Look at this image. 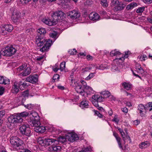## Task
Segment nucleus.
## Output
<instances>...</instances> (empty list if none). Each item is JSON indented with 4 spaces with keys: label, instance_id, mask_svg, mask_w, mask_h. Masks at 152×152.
I'll return each mask as SVG.
<instances>
[{
    "label": "nucleus",
    "instance_id": "nucleus-1",
    "mask_svg": "<svg viewBox=\"0 0 152 152\" xmlns=\"http://www.w3.org/2000/svg\"><path fill=\"white\" fill-rule=\"evenodd\" d=\"M65 14L61 10H57L53 12L51 14L52 20L46 18H43L42 22L49 26L56 24L58 21L62 20L65 17Z\"/></svg>",
    "mask_w": 152,
    "mask_h": 152
},
{
    "label": "nucleus",
    "instance_id": "nucleus-2",
    "mask_svg": "<svg viewBox=\"0 0 152 152\" xmlns=\"http://www.w3.org/2000/svg\"><path fill=\"white\" fill-rule=\"evenodd\" d=\"M36 43L37 46L41 47L43 46L42 48L40 49V51L42 52L47 51L49 49L52 44V41L50 39L47 40L44 38V37L37 36L36 37Z\"/></svg>",
    "mask_w": 152,
    "mask_h": 152
},
{
    "label": "nucleus",
    "instance_id": "nucleus-3",
    "mask_svg": "<svg viewBox=\"0 0 152 152\" xmlns=\"http://www.w3.org/2000/svg\"><path fill=\"white\" fill-rule=\"evenodd\" d=\"M11 147L13 150L18 151L22 149L23 147L22 145L23 144V141L18 137L16 136H12L11 137L10 140Z\"/></svg>",
    "mask_w": 152,
    "mask_h": 152
},
{
    "label": "nucleus",
    "instance_id": "nucleus-4",
    "mask_svg": "<svg viewBox=\"0 0 152 152\" xmlns=\"http://www.w3.org/2000/svg\"><path fill=\"white\" fill-rule=\"evenodd\" d=\"M28 123L32 126L37 127L40 125L39 117L36 112L31 113L29 116Z\"/></svg>",
    "mask_w": 152,
    "mask_h": 152
},
{
    "label": "nucleus",
    "instance_id": "nucleus-5",
    "mask_svg": "<svg viewBox=\"0 0 152 152\" xmlns=\"http://www.w3.org/2000/svg\"><path fill=\"white\" fill-rule=\"evenodd\" d=\"M128 52H125V54L124 56L119 58H116L113 61L114 64H113L112 68L115 71L119 70L123 67V63L125 58L128 57Z\"/></svg>",
    "mask_w": 152,
    "mask_h": 152
},
{
    "label": "nucleus",
    "instance_id": "nucleus-6",
    "mask_svg": "<svg viewBox=\"0 0 152 152\" xmlns=\"http://www.w3.org/2000/svg\"><path fill=\"white\" fill-rule=\"evenodd\" d=\"M19 130L23 135L29 137L31 135V131L29 126L27 124L23 123L20 125Z\"/></svg>",
    "mask_w": 152,
    "mask_h": 152
},
{
    "label": "nucleus",
    "instance_id": "nucleus-7",
    "mask_svg": "<svg viewBox=\"0 0 152 152\" xmlns=\"http://www.w3.org/2000/svg\"><path fill=\"white\" fill-rule=\"evenodd\" d=\"M16 50L12 47H7L4 51L2 50L3 55L5 56H11L14 54Z\"/></svg>",
    "mask_w": 152,
    "mask_h": 152
},
{
    "label": "nucleus",
    "instance_id": "nucleus-8",
    "mask_svg": "<svg viewBox=\"0 0 152 152\" xmlns=\"http://www.w3.org/2000/svg\"><path fill=\"white\" fill-rule=\"evenodd\" d=\"M22 118L18 117V116H10L8 118L9 123L11 124H15L18 123H21L23 121Z\"/></svg>",
    "mask_w": 152,
    "mask_h": 152
},
{
    "label": "nucleus",
    "instance_id": "nucleus-9",
    "mask_svg": "<svg viewBox=\"0 0 152 152\" xmlns=\"http://www.w3.org/2000/svg\"><path fill=\"white\" fill-rule=\"evenodd\" d=\"M45 146L49 145H54L55 144H57V141L55 138H53L50 137L45 138Z\"/></svg>",
    "mask_w": 152,
    "mask_h": 152
},
{
    "label": "nucleus",
    "instance_id": "nucleus-10",
    "mask_svg": "<svg viewBox=\"0 0 152 152\" xmlns=\"http://www.w3.org/2000/svg\"><path fill=\"white\" fill-rule=\"evenodd\" d=\"M38 76L37 74H35L33 75H30L27 77L26 80L32 84H35L38 81Z\"/></svg>",
    "mask_w": 152,
    "mask_h": 152
},
{
    "label": "nucleus",
    "instance_id": "nucleus-11",
    "mask_svg": "<svg viewBox=\"0 0 152 152\" xmlns=\"http://www.w3.org/2000/svg\"><path fill=\"white\" fill-rule=\"evenodd\" d=\"M66 137L69 141L73 142L78 140V137L77 135L73 133H68L66 134Z\"/></svg>",
    "mask_w": 152,
    "mask_h": 152
},
{
    "label": "nucleus",
    "instance_id": "nucleus-12",
    "mask_svg": "<svg viewBox=\"0 0 152 152\" xmlns=\"http://www.w3.org/2000/svg\"><path fill=\"white\" fill-rule=\"evenodd\" d=\"M20 13L18 11H14L12 13L11 18L13 22H16L20 18Z\"/></svg>",
    "mask_w": 152,
    "mask_h": 152
},
{
    "label": "nucleus",
    "instance_id": "nucleus-13",
    "mask_svg": "<svg viewBox=\"0 0 152 152\" xmlns=\"http://www.w3.org/2000/svg\"><path fill=\"white\" fill-rule=\"evenodd\" d=\"M68 16L73 19H76L80 16V14L78 11L73 10L69 12Z\"/></svg>",
    "mask_w": 152,
    "mask_h": 152
},
{
    "label": "nucleus",
    "instance_id": "nucleus-14",
    "mask_svg": "<svg viewBox=\"0 0 152 152\" xmlns=\"http://www.w3.org/2000/svg\"><path fill=\"white\" fill-rule=\"evenodd\" d=\"M55 144L54 145L50 146L48 148V151L50 152H56L60 151L61 148V146L57 145Z\"/></svg>",
    "mask_w": 152,
    "mask_h": 152
},
{
    "label": "nucleus",
    "instance_id": "nucleus-15",
    "mask_svg": "<svg viewBox=\"0 0 152 152\" xmlns=\"http://www.w3.org/2000/svg\"><path fill=\"white\" fill-rule=\"evenodd\" d=\"M100 16L98 13L94 12L90 13L89 15V19L94 21L98 20Z\"/></svg>",
    "mask_w": 152,
    "mask_h": 152
},
{
    "label": "nucleus",
    "instance_id": "nucleus-16",
    "mask_svg": "<svg viewBox=\"0 0 152 152\" xmlns=\"http://www.w3.org/2000/svg\"><path fill=\"white\" fill-rule=\"evenodd\" d=\"M75 89L78 93H80L82 96H84L85 93V91L83 89V87L81 85H77L75 87Z\"/></svg>",
    "mask_w": 152,
    "mask_h": 152
},
{
    "label": "nucleus",
    "instance_id": "nucleus-17",
    "mask_svg": "<svg viewBox=\"0 0 152 152\" xmlns=\"http://www.w3.org/2000/svg\"><path fill=\"white\" fill-rule=\"evenodd\" d=\"M10 80L6 77L0 76V84L3 85L9 84H10Z\"/></svg>",
    "mask_w": 152,
    "mask_h": 152
},
{
    "label": "nucleus",
    "instance_id": "nucleus-18",
    "mask_svg": "<svg viewBox=\"0 0 152 152\" xmlns=\"http://www.w3.org/2000/svg\"><path fill=\"white\" fill-rule=\"evenodd\" d=\"M37 36L39 37H44L45 34L46 33V31L45 28H39L37 30Z\"/></svg>",
    "mask_w": 152,
    "mask_h": 152
},
{
    "label": "nucleus",
    "instance_id": "nucleus-19",
    "mask_svg": "<svg viewBox=\"0 0 152 152\" xmlns=\"http://www.w3.org/2000/svg\"><path fill=\"white\" fill-rule=\"evenodd\" d=\"M31 73V68L29 67H27L20 73V75H21L23 77H25L29 75Z\"/></svg>",
    "mask_w": 152,
    "mask_h": 152
},
{
    "label": "nucleus",
    "instance_id": "nucleus-20",
    "mask_svg": "<svg viewBox=\"0 0 152 152\" xmlns=\"http://www.w3.org/2000/svg\"><path fill=\"white\" fill-rule=\"evenodd\" d=\"M92 98L98 102H103L104 100V97H103L102 96L98 95H93L92 97Z\"/></svg>",
    "mask_w": 152,
    "mask_h": 152
},
{
    "label": "nucleus",
    "instance_id": "nucleus-21",
    "mask_svg": "<svg viewBox=\"0 0 152 152\" xmlns=\"http://www.w3.org/2000/svg\"><path fill=\"white\" fill-rule=\"evenodd\" d=\"M137 108L138 110L139 111L140 116L142 117L143 116V114L142 112H144V110H147V107H145L143 104H140L138 106Z\"/></svg>",
    "mask_w": 152,
    "mask_h": 152
},
{
    "label": "nucleus",
    "instance_id": "nucleus-22",
    "mask_svg": "<svg viewBox=\"0 0 152 152\" xmlns=\"http://www.w3.org/2000/svg\"><path fill=\"white\" fill-rule=\"evenodd\" d=\"M46 129L44 126H39L34 127V130L37 132L42 133L45 131Z\"/></svg>",
    "mask_w": 152,
    "mask_h": 152
},
{
    "label": "nucleus",
    "instance_id": "nucleus-23",
    "mask_svg": "<svg viewBox=\"0 0 152 152\" xmlns=\"http://www.w3.org/2000/svg\"><path fill=\"white\" fill-rule=\"evenodd\" d=\"M18 87L21 90H23L25 89V88L27 87L28 85L26 83V82H23L22 81H20L18 83Z\"/></svg>",
    "mask_w": 152,
    "mask_h": 152
},
{
    "label": "nucleus",
    "instance_id": "nucleus-24",
    "mask_svg": "<svg viewBox=\"0 0 152 152\" xmlns=\"http://www.w3.org/2000/svg\"><path fill=\"white\" fill-rule=\"evenodd\" d=\"M53 137L55 138L56 140L57 141V144L59 142L63 143L66 141V140H67L66 137V135H65V137L63 136H60L58 138H56L54 136H53Z\"/></svg>",
    "mask_w": 152,
    "mask_h": 152
},
{
    "label": "nucleus",
    "instance_id": "nucleus-25",
    "mask_svg": "<svg viewBox=\"0 0 152 152\" xmlns=\"http://www.w3.org/2000/svg\"><path fill=\"white\" fill-rule=\"evenodd\" d=\"M44 61V56H41L37 57L35 59V61L40 65H42Z\"/></svg>",
    "mask_w": 152,
    "mask_h": 152
},
{
    "label": "nucleus",
    "instance_id": "nucleus-26",
    "mask_svg": "<svg viewBox=\"0 0 152 152\" xmlns=\"http://www.w3.org/2000/svg\"><path fill=\"white\" fill-rule=\"evenodd\" d=\"M125 7L124 5H123L122 4H121L119 3L117 5L115 6L114 8V10L118 11L119 10H123Z\"/></svg>",
    "mask_w": 152,
    "mask_h": 152
},
{
    "label": "nucleus",
    "instance_id": "nucleus-27",
    "mask_svg": "<svg viewBox=\"0 0 152 152\" xmlns=\"http://www.w3.org/2000/svg\"><path fill=\"white\" fill-rule=\"evenodd\" d=\"M122 86L124 88L127 90H129L131 88L132 85L129 83H127L126 82H124L122 84Z\"/></svg>",
    "mask_w": 152,
    "mask_h": 152
},
{
    "label": "nucleus",
    "instance_id": "nucleus-28",
    "mask_svg": "<svg viewBox=\"0 0 152 152\" xmlns=\"http://www.w3.org/2000/svg\"><path fill=\"white\" fill-rule=\"evenodd\" d=\"M4 28L5 29V31L9 32H10L12 30L13 27L11 25L7 24L4 25Z\"/></svg>",
    "mask_w": 152,
    "mask_h": 152
},
{
    "label": "nucleus",
    "instance_id": "nucleus-29",
    "mask_svg": "<svg viewBox=\"0 0 152 152\" xmlns=\"http://www.w3.org/2000/svg\"><path fill=\"white\" fill-rule=\"evenodd\" d=\"M17 115L18 117H20V118L26 117L29 116V113L26 111L20 113H17Z\"/></svg>",
    "mask_w": 152,
    "mask_h": 152
},
{
    "label": "nucleus",
    "instance_id": "nucleus-30",
    "mask_svg": "<svg viewBox=\"0 0 152 152\" xmlns=\"http://www.w3.org/2000/svg\"><path fill=\"white\" fill-rule=\"evenodd\" d=\"M45 138L43 139L41 137H39L38 140V143L42 146H45Z\"/></svg>",
    "mask_w": 152,
    "mask_h": 152
},
{
    "label": "nucleus",
    "instance_id": "nucleus-31",
    "mask_svg": "<svg viewBox=\"0 0 152 152\" xmlns=\"http://www.w3.org/2000/svg\"><path fill=\"white\" fill-rule=\"evenodd\" d=\"M88 101L83 100L80 103V107L82 108L83 107H87V106L88 105Z\"/></svg>",
    "mask_w": 152,
    "mask_h": 152
},
{
    "label": "nucleus",
    "instance_id": "nucleus-32",
    "mask_svg": "<svg viewBox=\"0 0 152 152\" xmlns=\"http://www.w3.org/2000/svg\"><path fill=\"white\" fill-rule=\"evenodd\" d=\"M137 6V3L135 2H132L128 5L126 7V8L127 10H130L132 9L135 7Z\"/></svg>",
    "mask_w": 152,
    "mask_h": 152
},
{
    "label": "nucleus",
    "instance_id": "nucleus-33",
    "mask_svg": "<svg viewBox=\"0 0 152 152\" xmlns=\"http://www.w3.org/2000/svg\"><path fill=\"white\" fill-rule=\"evenodd\" d=\"M100 4L104 8H106L108 6V4L107 0H101Z\"/></svg>",
    "mask_w": 152,
    "mask_h": 152
},
{
    "label": "nucleus",
    "instance_id": "nucleus-34",
    "mask_svg": "<svg viewBox=\"0 0 152 152\" xmlns=\"http://www.w3.org/2000/svg\"><path fill=\"white\" fill-rule=\"evenodd\" d=\"M12 91L13 93H17L19 91L18 87V86L17 84L15 83H14V85L12 87Z\"/></svg>",
    "mask_w": 152,
    "mask_h": 152
},
{
    "label": "nucleus",
    "instance_id": "nucleus-35",
    "mask_svg": "<svg viewBox=\"0 0 152 152\" xmlns=\"http://www.w3.org/2000/svg\"><path fill=\"white\" fill-rule=\"evenodd\" d=\"M110 55L112 56H115L120 55L121 54V53L119 52L116 51L115 49L114 50H112L110 53Z\"/></svg>",
    "mask_w": 152,
    "mask_h": 152
},
{
    "label": "nucleus",
    "instance_id": "nucleus-36",
    "mask_svg": "<svg viewBox=\"0 0 152 152\" xmlns=\"http://www.w3.org/2000/svg\"><path fill=\"white\" fill-rule=\"evenodd\" d=\"M92 151V148L91 147L89 146L84 148V149L79 152H91Z\"/></svg>",
    "mask_w": 152,
    "mask_h": 152
},
{
    "label": "nucleus",
    "instance_id": "nucleus-37",
    "mask_svg": "<svg viewBox=\"0 0 152 152\" xmlns=\"http://www.w3.org/2000/svg\"><path fill=\"white\" fill-rule=\"evenodd\" d=\"M58 34L57 33L56 31H53L49 34V36L50 37L56 39Z\"/></svg>",
    "mask_w": 152,
    "mask_h": 152
},
{
    "label": "nucleus",
    "instance_id": "nucleus-38",
    "mask_svg": "<svg viewBox=\"0 0 152 152\" xmlns=\"http://www.w3.org/2000/svg\"><path fill=\"white\" fill-rule=\"evenodd\" d=\"M75 71V69H73L71 72V74L70 76V77L71 78V81L72 83V84L73 83V81H74V83H75V80H74L72 79L73 78V75L74 72Z\"/></svg>",
    "mask_w": 152,
    "mask_h": 152
},
{
    "label": "nucleus",
    "instance_id": "nucleus-39",
    "mask_svg": "<svg viewBox=\"0 0 152 152\" xmlns=\"http://www.w3.org/2000/svg\"><path fill=\"white\" fill-rule=\"evenodd\" d=\"M119 3L118 0H113L111 1L110 4L112 7L115 6L117 5Z\"/></svg>",
    "mask_w": 152,
    "mask_h": 152
},
{
    "label": "nucleus",
    "instance_id": "nucleus-40",
    "mask_svg": "<svg viewBox=\"0 0 152 152\" xmlns=\"http://www.w3.org/2000/svg\"><path fill=\"white\" fill-rule=\"evenodd\" d=\"M91 69L92 67L91 66L86 67L85 68H82V72L85 73L86 72L89 71V70Z\"/></svg>",
    "mask_w": 152,
    "mask_h": 152
},
{
    "label": "nucleus",
    "instance_id": "nucleus-41",
    "mask_svg": "<svg viewBox=\"0 0 152 152\" xmlns=\"http://www.w3.org/2000/svg\"><path fill=\"white\" fill-rule=\"evenodd\" d=\"M66 63L65 62H61L60 65V69L61 71H62L65 68Z\"/></svg>",
    "mask_w": 152,
    "mask_h": 152
},
{
    "label": "nucleus",
    "instance_id": "nucleus-42",
    "mask_svg": "<svg viewBox=\"0 0 152 152\" xmlns=\"http://www.w3.org/2000/svg\"><path fill=\"white\" fill-rule=\"evenodd\" d=\"M26 64H23L22 65L20 66L18 68V70L19 72H20L23 70L26 67Z\"/></svg>",
    "mask_w": 152,
    "mask_h": 152
},
{
    "label": "nucleus",
    "instance_id": "nucleus-43",
    "mask_svg": "<svg viewBox=\"0 0 152 152\" xmlns=\"http://www.w3.org/2000/svg\"><path fill=\"white\" fill-rule=\"evenodd\" d=\"M145 9V7H139L136 10V12L137 13H142L144 11Z\"/></svg>",
    "mask_w": 152,
    "mask_h": 152
},
{
    "label": "nucleus",
    "instance_id": "nucleus-44",
    "mask_svg": "<svg viewBox=\"0 0 152 152\" xmlns=\"http://www.w3.org/2000/svg\"><path fill=\"white\" fill-rule=\"evenodd\" d=\"M93 111L94 112V114L96 115H97L98 117L100 118H102L103 117V115L101 114L97 110H94Z\"/></svg>",
    "mask_w": 152,
    "mask_h": 152
},
{
    "label": "nucleus",
    "instance_id": "nucleus-45",
    "mask_svg": "<svg viewBox=\"0 0 152 152\" xmlns=\"http://www.w3.org/2000/svg\"><path fill=\"white\" fill-rule=\"evenodd\" d=\"M147 145V142H142L139 145L140 148L142 149L145 148L146 147V146Z\"/></svg>",
    "mask_w": 152,
    "mask_h": 152
},
{
    "label": "nucleus",
    "instance_id": "nucleus-46",
    "mask_svg": "<svg viewBox=\"0 0 152 152\" xmlns=\"http://www.w3.org/2000/svg\"><path fill=\"white\" fill-rule=\"evenodd\" d=\"M95 73H91L89 74L88 76L86 78V80H88L91 78L93 77L94 76Z\"/></svg>",
    "mask_w": 152,
    "mask_h": 152
},
{
    "label": "nucleus",
    "instance_id": "nucleus-47",
    "mask_svg": "<svg viewBox=\"0 0 152 152\" xmlns=\"http://www.w3.org/2000/svg\"><path fill=\"white\" fill-rule=\"evenodd\" d=\"M103 94L104 96L106 97H108L110 95V93L108 91H105L103 92Z\"/></svg>",
    "mask_w": 152,
    "mask_h": 152
},
{
    "label": "nucleus",
    "instance_id": "nucleus-48",
    "mask_svg": "<svg viewBox=\"0 0 152 152\" xmlns=\"http://www.w3.org/2000/svg\"><path fill=\"white\" fill-rule=\"evenodd\" d=\"M85 91L88 95L93 94L94 92V91H93L91 88V90H89L88 91Z\"/></svg>",
    "mask_w": 152,
    "mask_h": 152
},
{
    "label": "nucleus",
    "instance_id": "nucleus-49",
    "mask_svg": "<svg viewBox=\"0 0 152 152\" xmlns=\"http://www.w3.org/2000/svg\"><path fill=\"white\" fill-rule=\"evenodd\" d=\"M19 99L21 100V104L23 105H24L23 103L26 100V98L23 96H21L19 97Z\"/></svg>",
    "mask_w": 152,
    "mask_h": 152
},
{
    "label": "nucleus",
    "instance_id": "nucleus-50",
    "mask_svg": "<svg viewBox=\"0 0 152 152\" xmlns=\"http://www.w3.org/2000/svg\"><path fill=\"white\" fill-rule=\"evenodd\" d=\"M5 88L3 87H0V96L3 94L4 92Z\"/></svg>",
    "mask_w": 152,
    "mask_h": 152
},
{
    "label": "nucleus",
    "instance_id": "nucleus-51",
    "mask_svg": "<svg viewBox=\"0 0 152 152\" xmlns=\"http://www.w3.org/2000/svg\"><path fill=\"white\" fill-rule=\"evenodd\" d=\"M22 96L23 97H25L26 96H28V91H24L23 93Z\"/></svg>",
    "mask_w": 152,
    "mask_h": 152
},
{
    "label": "nucleus",
    "instance_id": "nucleus-52",
    "mask_svg": "<svg viewBox=\"0 0 152 152\" xmlns=\"http://www.w3.org/2000/svg\"><path fill=\"white\" fill-rule=\"evenodd\" d=\"M5 113V111L4 110L0 111V118L2 117Z\"/></svg>",
    "mask_w": 152,
    "mask_h": 152
},
{
    "label": "nucleus",
    "instance_id": "nucleus-53",
    "mask_svg": "<svg viewBox=\"0 0 152 152\" xmlns=\"http://www.w3.org/2000/svg\"><path fill=\"white\" fill-rule=\"evenodd\" d=\"M147 58V56L145 55H143L142 56H141L140 57V59L141 61H145V58Z\"/></svg>",
    "mask_w": 152,
    "mask_h": 152
},
{
    "label": "nucleus",
    "instance_id": "nucleus-54",
    "mask_svg": "<svg viewBox=\"0 0 152 152\" xmlns=\"http://www.w3.org/2000/svg\"><path fill=\"white\" fill-rule=\"evenodd\" d=\"M92 103L94 104V105L96 107H98V102L97 101H96L94 100H93L92 102Z\"/></svg>",
    "mask_w": 152,
    "mask_h": 152
},
{
    "label": "nucleus",
    "instance_id": "nucleus-55",
    "mask_svg": "<svg viewBox=\"0 0 152 152\" xmlns=\"http://www.w3.org/2000/svg\"><path fill=\"white\" fill-rule=\"evenodd\" d=\"M31 0H20V2L23 4H26L28 3L29 1H30Z\"/></svg>",
    "mask_w": 152,
    "mask_h": 152
},
{
    "label": "nucleus",
    "instance_id": "nucleus-56",
    "mask_svg": "<svg viewBox=\"0 0 152 152\" xmlns=\"http://www.w3.org/2000/svg\"><path fill=\"white\" fill-rule=\"evenodd\" d=\"M121 136L122 137L124 141V143L125 144V142H126V138L124 136V135L125 133L123 131V132L121 133Z\"/></svg>",
    "mask_w": 152,
    "mask_h": 152
},
{
    "label": "nucleus",
    "instance_id": "nucleus-57",
    "mask_svg": "<svg viewBox=\"0 0 152 152\" xmlns=\"http://www.w3.org/2000/svg\"><path fill=\"white\" fill-rule=\"evenodd\" d=\"M86 58L88 61L93 60V57L90 55H88L86 56Z\"/></svg>",
    "mask_w": 152,
    "mask_h": 152
},
{
    "label": "nucleus",
    "instance_id": "nucleus-58",
    "mask_svg": "<svg viewBox=\"0 0 152 152\" xmlns=\"http://www.w3.org/2000/svg\"><path fill=\"white\" fill-rule=\"evenodd\" d=\"M122 111L125 113H127L128 111V109L126 107L123 108L122 109Z\"/></svg>",
    "mask_w": 152,
    "mask_h": 152
},
{
    "label": "nucleus",
    "instance_id": "nucleus-59",
    "mask_svg": "<svg viewBox=\"0 0 152 152\" xmlns=\"http://www.w3.org/2000/svg\"><path fill=\"white\" fill-rule=\"evenodd\" d=\"M119 120L117 118H114L112 120L113 121L117 123H118L119 122Z\"/></svg>",
    "mask_w": 152,
    "mask_h": 152
},
{
    "label": "nucleus",
    "instance_id": "nucleus-60",
    "mask_svg": "<svg viewBox=\"0 0 152 152\" xmlns=\"http://www.w3.org/2000/svg\"><path fill=\"white\" fill-rule=\"evenodd\" d=\"M73 51H72L71 53H70L71 55H74L76 54L77 53V51L75 49H73Z\"/></svg>",
    "mask_w": 152,
    "mask_h": 152
},
{
    "label": "nucleus",
    "instance_id": "nucleus-61",
    "mask_svg": "<svg viewBox=\"0 0 152 152\" xmlns=\"http://www.w3.org/2000/svg\"><path fill=\"white\" fill-rule=\"evenodd\" d=\"M140 123V121L138 120L134 121V124L136 126L137 125Z\"/></svg>",
    "mask_w": 152,
    "mask_h": 152
},
{
    "label": "nucleus",
    "instance_id": "nucleus-62",
    "mask_svg": "<svg viewBox=\"0 0 152 152\" xmlns=\"http://www.w3.org/2000/svg\"><path fill=\"white\" fill-rule=\"evenodd\" d=\"M91 87H90L87 86V85L86 86H85L83 87V88H85V90H84L85 91L86 90V91H88L89 90H91Z\"/></svg>",
    "mask_w": 152,
    "mask_h": 152
},
{
    "label": "nucleus",
    "instance_id": "nucleus-63",
    "mask_svg": "<svg viewBox=\"0 0 152 152\" xmlns=\"http://www.w3.org/2000/svg\"><path fill=\"white\" fill-rule=\"evenodd\" d=\"M145 3L149 4L152 2V0H143Z\"/></svg>",
    "mask_w": 152,
    "mask_h": 152
},
{
    "label": "nucleus",
    "instance_id": "nucleus-64",
    "mask_svg": "<svg viewBox=\"0 0 152 152\" xmlns=\"http://www.w3.org/2000/svg\"><path fill=\"white\" fill-rule=\"evenodd\" d=\"M148 106L149 107H152L149 109V111H151L152 110V102H149L148 103Z\"/></svg>",
    "mask_w": 152,
    "mask_h": 152
}]
</instances>
